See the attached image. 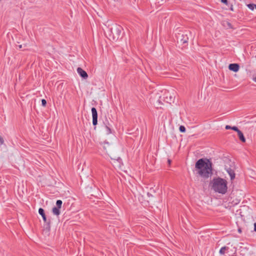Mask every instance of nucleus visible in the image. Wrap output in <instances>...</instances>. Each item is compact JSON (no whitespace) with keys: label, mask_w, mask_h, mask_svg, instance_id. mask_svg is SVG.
Wrapping results in <instances>:
<instances>
[{"label":"nucleus","mask_w":256,"mask_h":256,"mask_svg":"<svg viewBox=\"0 0 256 256\" xmlns=\"http://www.w3.org/2000/svg\"><path fill=\"white\" fill-rule=\"evenodd\" d=\"M196 168L198 174L204 178H208L212 174V164L208 160H198L196 164Z\"/></svg>","instance_id":"obj_1"},{"label":"nucleus","mask_w":256,"mask_h":256,"mask_svg":"<svg viewBox=\"0 0 256 256\" xmlns=\"http://www.w3.org/2000/svg\"><path fill=\"white\" fill-rule=\"evenodd\" d=\"M227 181L221 178H214L210 183L212 189L215 192L225 194L228 190Z\"/></svg>","instance_id":"obj_2"},{"label":"nucleus","mask_w":256,"mask_h":256,"mask_svg":"<svg viewBox=\"0 0 256 256\" xmlns=\"http://www.w3.org/2000/svg\"><path fill=\"white\" fill-rule=\"evenodd\" d=\"M122 29L120 26L114 25L108 32V38L114 40H118L120 36Z\"/></svg>","instance_id":"obj_3"},{"label":"nucleus","mask_w":256,"mask_h":256,"mask_svg":"<svg viewBox=\"0 0 256 256\" xmlns=\"http://www.w3.org/2000/svg\"><path fill=\"white\" fill-rule=\"evenodd\" d=\"M108 156L112 160V164L116 168H120L122 164V159L116 154V152L114 154L110 152L108 154Z\"/></svg>","instance_id":"obj_4"},{"label":"nucleus","mask_w":256,"mask_h":256,"mask_svg":"<svg viewBox=\"0 0 256 256\" xmlns=\"http://www.w3.org/2000/svg\"><path fill=\"white\" fill-rule=\"evenodd\" d=\"M103 148L108 155L110 152L112 154L116 152L114 146L108 142H104L103 143Z\"/></svg>","instance_id":"obj_5"},{"label":"nucleus","mask_w":256,"mask_h":256,"mask_svg":"<svg viewBox=\"0 0 256 256\" xmlns=\"http://www.w3.org/2000/svg\"><path fill=\"white\" fill-rule=\"evenodd\" d=\"M104 126L106 134H109L112 132L111 125L109 123L108 120L106 118V121L104 122Z\"/></svg>","instance_id":"obj_6"},{"label":"nucleus","mask_w":256,"mask_h":256,"mask_svg":"<svg viewBox=\"0 0 256 256\" xmlns=\"http://www.w3.org/2000/svg\"><path fill=\"white\" fill-rule=\"evenodd\" d=\"M92 124L96 126L98 124V113L95 108H92Z\"/></svg>","instance_id":"obj_7"},{"label":"nucleus","mask_w":256,"mask_h":256,"mask_svg":"<svg viewBox=\"0 0 256 256\" xmlns=\"http://www.w3.org/2000/svg\"><path fill=\"white\" fill-rule=\"evenodd\" d=\"M38 213L40 214V215L42 216L44 221L45 222H47L48 223V230H49L50 228V221L47 222L46 216L45 215L44 209H42V208H40L39 210H38Z\"/></svg>","instance_id":"obj_8"},{"label":"nucleus","mask_w":256,"mask_h":256,"mask_svg":"<svg viewBox=\"0 0 256 256\" xmlns=\"http://www.w3.org/2000/svg\"><path fill=\"white\" fill-rule=\"evenodd\" d=\"M225 170L226 171V172L229 174L230 180H232L235 178V173L234 170L230 168H228L227 166H225Z\"/></svg>","instance_id":"obj_9"},{"label":"nucleus","mask_w":256,"mask_h":256,"mask_svg":"<svg viewBox=\"0 0 256 256\" xmlns=\"http://www.w3.org/2000/svg\"><path fill=\"white\" fill-rule=\"evenodd\" d=\"M228 68L234 72H237L239 70L240 66L237 64H229Z\"/></svg>","instance_id":"obj_10"},{"label":"nucleus","mask_w":256,"mask_h":256,"mask_svg":"<svg viewBox=\"0 0 256 256\" xmlns=\"http://www.w3.org/2000/svg\"><path fill=\"white\" fill-rule=\"evenodd\" d=\"M77 72L82 78H86L88 77L87 73L80 68H77Z\"/></svg>","instance_id":"obj_11"},{"label":"nucleus","mask_w":256,"mask_h":256,"mask_svg":"<svg viewBox=\"0 0 256 256\" xmlns=\"http://www.w3.org/2000/svg\"><path fill=\"white\" fill-rule=\"evenodd\" d=\"M238 136L239 137L240 140L243 142H246V138L242 134V132L240 130L238 132Z\"/></svg>","instance_id":"obj_12"},{"label":"nucleus","mask_w":256,"mask_h":256,"mask_svg":"<svg viewBox=\"0 0 256 256\" xmlns=\"http://www.w3.org/2000/svg\"><path fill=\"white\" fill-rule=\"evenodd\" d=\"M60 208L58 207L53 208L52 210L53 214L56 216H59L60 214Z\"/></svg>","instance_id":"obj_13"},{"label":"nucleus","mask_w":256,"mask_h":256,"mask_svg":"<svg viewBox=\"0 0 256 256\" xmlns=\"http://www.w3.org/2000/svg\"><path fill=\"white\" fill-rule=\"evenodd\" d=\"M228 249V248L226 246L222 247L220 250V254H225V251Z\"/></svg>","instance_id":"obj_14"},{"label":"nucleus","mask_w":256,"mask_h":256,"mask_svg":"<svg viewBox=\"0 0 256 256\" xmlns=\"http://www.w3.org/2000/svg\"><path fill=\"white\" fill-rule=\"evenodd\" d=\"M62 201L61 200H58L56 202V204L58 208H61L62 205Z\"/></svg>","instance_id":"obj_15"},{"label":"nucleus","mask_w":256,"mask_h":256,"mask_svg":"<svg viewBox=\"0 0 256 256\" xmlns=\"http://www.w3.org/2000/svg\"><path fill=\"white\" fill-rule=\"evenodd\" d=\"M179 130H180V132H186V128L183 126H180Z\"/></svg>","instance_id":"obj_16"},{"label":"nucleus","mask_w":256,"mask_h":256,"mask_svg":"<svg viewBox=\"0 0 256 256\" xmlns=\"http://www.w3.org/2000/svg\"><path fill=\"white\" fill-rule=\"evenodd\" d=\"M232 130H234V131L236 132H240V130H239L238 129V128L236 126H232Z\"/></svg>","instance_id":"obj_17"},{"label":"nucleus","mask_w":256,"mask_h":256,"mask_svg":"<svg viewBox=\"0 0 256 256\" xmlns=\"http://www.w3.org/2000/svg\"><path fill=\"white\" fill-rule=\"evenodd\" d=\"M42 106H46V100L44 99H42Z\"/></svg>","instance_id":"obj_18"},{"label":"nucleus","mask_w":256,"mask_h":256,"mask_svg":"<svg viewBox=\"0 0 256 256\" xmlns=\"http://www.w3.org/2000/svg\"><path fill=\"white\" fill-rule=\"evenodd\" d=\"M254 5H255V4H248V7L250 8V9H252V10H253V9H254Z\"/></svg>","instance_id":"obj_19"},{"label":"nucleus","mask_w":256,"mask_h":256,"mask_svg":"<svg viewBox=\"0 0 256 256\" xmlns=\"http://www.w3.org/2000/svg\"><path fill=\"white\" fill-rule=\"evenodd\" d=\"M0 144H4V140L2 136H0Z\"/></svg>","instance_id":"obj_20"},{"label":"nucleus","mask_w":256,"mask_h":256,"mask_svg":"<svg viewBox=\"0 0 256 256\" xmlns=\"http://www.w3.org/2000/svg\"><path fill=\"white\" fill-rule=\"evenodd\" d=\"M221 2L226 4H227L228 2V0H221Z\"/></svg>","instance_id":"obj_21"},{"label":"nucleus","mask_w":256,"mask_h":256,"mask_svg":"<svg viewBox=\"0 0 256 256\" xmlns=\"http://www.w3.org/2000/svg\"><path fill=\"white\" fill-rule=\"evenodd\" d=\"M226 130H230V129H231L232 130V126H228V125H226Z\"/></svg>","instance_id":"obj_22"},{"label":"nucleus","mask_w":256,"mask_h":256,"mask_svg":"<svg viewBox=\"0 0 256 256\" xmlns=\"http://www.w3.org/2000/svg\"><path fill=\"white\" fill-rule=\"evenodd\" d=\"M254 230L256 232V223L254 224Z\"/></svg>","instance_id":"obj_23"},{"label":"nucleus","mask_w":256,"mask_h":256,"mask_svg":"<svg viewBox=\"0 0 256 256\" xmlns=\"http://www.w3.org/2000/svg\"><path fill=\"white\" fill-rule=\"evenodd\" d=\"M252 80L256 82V76L254 78H253Z\"/></svg>","instance_id":"obj_24"},{"label":"nucleus","mask_w":256,"mask_h":256,"mask_svg":"<svg viewBox=\"0 0 256 256\" xmlns=\"http://www.w3.org/2000/svg\"><path fill=\"white\" fill-rule=\"evenodd\" d=\"M148 196L150 197V196H152V195L151 194H150V193H148Z\"/></svg>","instance_id":"obj_25"},{"label":"nucleus","mask_w":256,"mask_h":256,"mask_svg":"<svg viewBox=\"0 0 256 256\" xmlns=\"http://www.w3.org/2000/svg\"><path fill=\"white\" fill-rule=\"evenodd\" d=\"M238 232L240 233V232H242L241 229H240V228H239V229L238 230Z\"/></svg>","instance_id":"obj_26"},{"label":"nucleus","mask_w":256,"mask_h":256,"mask_svg":"<svg viewBox=\"0 0 256 256\" xmlns=\"http://www.w3.org/2000/svg\"><path fill=\"white\" fill-rule=\"evenodd\" d=\"M19 48H22V45L18 46Z\"/></svg>","instance_id":"obj_27"},{"label":"nucleus","mask_w":256,"mask_h":256,"mask_svg":"<svg viewBox=\"0 0 256 256\" xmlns=\"http://www.w3.org/2000/svg\"><path fill=\"white\" fill-rule=\"evenodd\" d=\"M168 162L169 164H170V160H168Z\"/></svg>","instance_id":"obj_28"}]
</instances>
